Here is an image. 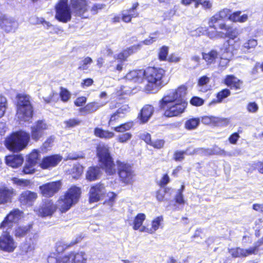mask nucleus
<instances>
[{"label": "nucleus", "instance_id": "57", "mask_svg": "<svg viewBox=\"0 0 263 263\" xmlns=\"http://www.w3.org/2000/svg\"><path fill=\"white\" fill-rule=\"evenodd\" d=\"M184 186L182 185L181 186V189L178 190V193L176 196V202L179 204H183L184 203L183 196L182 194V191L184 189Z\"/></svg>", "mask_w": 263, "mask_h": 263}, {"label": "nucleus", "instance_id": "53", "mask_svg": "<svg viewBox=\"0 0 263 263\" xmlns=\"http://www.w3.org/2000/svg\"><path fill=\"white\" fill-rule=\"evenodd\" d=\"M32 225L28 224L25 226L17 228V236L25 235L31 229Z\"/></svg>", "mask_w": 263, "mask_h": 263}, {"label": "nucleus", "instance_id": "49", "mask_svg": "<svg viewBox=\"0 0 263 263\" xmlns=\"http://www.w3.org/2000/svg\"><path fill=\"white\" fill-rule=\"evenodd\" d=\"M158 32L156 31L151 33L148 39H145L143 42H141L142 45L145 44L146 45H151L155 42L158 38Z\"/></svg>", "mask_w": 263, "mask_h": 263}, {"label": "nucleus", "instance_id": "10", "mask_svg": "<svg viewBox=\"0 0 263 263\" xmlns=\"http://www.w3.org/2000/svg\"><path fill=\"white\" fill-rule=\"evenodd\" d=\"M187 105L185 101L169 105L167 107H160L164 110V115L166 117L177 116L182 113Z\"/></svg>", "mask_w": 263, "mask_h": 263}, {"label": "nucleus", "instance_id": "59", "mask_svg": "<svg viewBox=\"0 0 263 263\" xmlns=\"http://www.w3.org/2000/svg\"><path fill=\"white\" fill-rule=\"evenodd\" d=\"M209 82V78L207 77L206 76H203L201 78H200V79L198 81V85L199 87V90L204 91L205 90H202V87L208 83Z\"/></svg>", "mask_w": 263, "mask_h": 263}, {"label": "nucleus", "instance_id": "38", "mask_svg": "<svg viewBox=\"0 0 263 263\" xmlns=\"http://www.w3.org/2000/svg\"><path fill=\"white\" fill-rule=\"evenodd\" d=\"M163 221L162 216H158L155 218L152 223V228L151 229H147L146 232L153 234L159 228L161 222Z\"/></svg>", "mask_w": 263, "mask_h": 263}, {"label": "nucleus", "instance_id": "22", "mask_svg": "<svg viewBox=\"0 0 263 263\" xmlns=\"http://www.w3.org/2000/svg\"><path fill=\"white\" fill-rule=\"evenodd\" d=\"M219 28L223 31L222 33H220L221 38L229 37L230 39H234L238 35V32L236 29L227 25L225 23L219 24Z\"/></svg>", "mask_w": 263, "mask_h": 263}, {"label": "nucleus", "instance_id": "35", "mask_svg": "<svg viewBox=\"0 0 263 263\" xmlns=\"http://www.w3.org/2000/svg\"><path fill=\"white\" fill-rule=\"evenodd\" d=\"M218 57V52L215 50H212L208 53H202V58L208 64L215 62Z\"/></svg>", "mask_w": 263, "mask_h": 263}, {"label": "nucleus", "instance_id": "32", "mask_svg": "<svg viewBox=\"0 0 263 263\" xmlns=\"http://www.w3.org/2000/svg\"><path fill=\"white\" fill-rule=\"evenodd\" d=\"M142 43H140L137 45H134L118 54L117 58L121 60H125L129 55L140 49Z\"/></svg>", "mask_w": 263, "mask_h": 263}, {"label": "nucleus", "instance_id": "43", "mask_svg": "<svg viewBox=\"0 0 263 263\" xmlns=\"http://www.w3.org/2000/svg\"><path fill=\"white\" fill-rule=\"evenodd\" d=\"M133 124L131 122H127L122 124L119 126L113 128L114 130L117 132L123 133L126 130H129L133 126Z\"/></svg>", "mask_w": 263, "mask_h": 263}, {"label": "nucleus", "instance_id": "34", "mask_svg": "<svg viewBox=\"0 0 263 263\" xmlns=\"http://www.w3.org/2000/svg\"><path fill=\"white\" fill-rule=\"evenodd\" d=\"M241 11H236L231 14L229 16V20L233 22L244 23L248 19V16L246 14L240 15Z\"/></svg>", "mask_w": 263, "mask_h": 263}, {"label": "nucleus", "instance_id": "62", "mask_svg": "<svg viewBox=\"0 0 263 263\" xmlns=\"http://www.w3.org/2000/svg\"><path fill=\"white\" fill-rule=\"evenodd\" d=\"M164 144V141L163 140H156L155 141H152L150 145L153 146L155 148L159 149L163 146Z\"/></svg>", "mask_w": 263, "mask_h": 263}, {"label": "nucleus", "instance_id": "58", "mask_svg": "<svg viewBox=\"0 0 263 263\" xmlns=\"http://www.w3.org/2000/svg\"><path fill=\"white\" fill-rule=\"evenodd\" d=\"M33 164L28 163L26 164L23 170V172L25 174H31L34 173L35 169Z\"/></svg>", "mask_w": 263, "mask_h": 263}, {"label": "nucleus", "instance_id": "15", "mask_svg": "<svg viewBox=\"0 0 263 263\" xmlns=\"http://www.w3.org/2000/svg\"><path fill=\"white\" fill-rule=\"evenodd\" d=\"M62 160V156L59 154L46 156L42 159L40 166L43 169H50L58 165Z\"/></svg>", "mask_w": 263, "mask_h": 263}, {"label": "nucleus", "instance_id": "37", "mask_svg": "<svg viewBox=\"0 0 263 263\" xmlns=\"http://www.w3.org/2000/svg\"><path fill=\"white\" fill-rule=\"evenodd\" d=\"M200 122V119L198 118H190L185 121L184 127L188 130L195 129L198 127Z\"/></svg>", "mask_w": 263, "mask_h": 263}, {"label": "nucleus", "instance_id": "14", "mask_svg": "<svg viewBox=\"0 0 263 263\" xmlns=\"http://www.w3.org/2000/svg\"><path fill=\"white\" fill-rule=\"evenodd\" d=\"M15 248L13 239L10 234L2 233L0 236V249L5 252H11Z\"/></svg>", "mask_w": 263, "mask_h": 263}, {"label": "nucleus", "instance_id": "33", "mask_svg": "<svg viewBox=\"0 0 263 263\" xmlns=\"http://www.w3.org/2000/svg\"><path fill=\"white\" fill-rule=\"evenodd\" d=\"M100 174V169L98 167H89L86 175V178L88 180L94 181L97 180Z\"/></svg>", "mask_w": 263, "mask_h": 263}, {"label": "nucleus", "instance_id": "2", "mask_svg": "<svg viewBox=\"0 0 263 263\" xmlns=\"http://www.w3.org/2000/svg\"><path fill=\"white\" fill-rule=\"evenodd\" d=\"M33 108L30 97L26 94L17 95V121L20 124L32 122Z\"/></svg>", "mask_w": 263, "mask_h": 263}, {"label": "nucleus", "instance_id": "47", "mask_svg": "<svg viewBox=\"0 0 263 263\" xmlns=\"http://www.w3.org/2000/svg\"><path fill=\"white\" fill-rule=\"evenodd\" d=\"M231 94L230 91L228 89H224L222 90L219 92L217 95V100L216 101H214V102L220 103L222 102V100L228 96H229Z\"/></svg>", "mask_w": 263, "mask_h": 263}, {"label": "nucleus", "instance_id": "63", "mask_svg": "<svg viewBox=\"0 0 263 263\" xmlns=\"http://www.w3.org/2000/svg\"><path fill=\"white\" fill-rule=\"evenodd\" d=\"M262 245H263V237L256 242L253 247H251V250H253V254H256L257 253L258 248Z\"/></svg>", "mask_w": 263, "mask_h": 263}, {"label": "nucleus", "instance_id": "60", "mask_svg": "<svg viewBox=\"0 0 263 263\" xmlns=\"http://www.w3.org/2000/svg\"><path fill=\"white\" fill-rule=\"evenodd\" d=\"M247 108L249 112L255 113L258 110V106L256 103L250 102L248 104Z\"/></svg>", "mask_w": 263, "mask_h": 263}, {"label": "nucleus", "instance_id": "9", "mask_svg": "<svg viewBox=\"0 0 263 263\" xmlns=\"http://www.w3.org/2000/svg\"><path fill=\"white\" fill-rule=\"evenodd\" d=\"M16 222V209L10 211L0 223V229L3 233L10 234L14 229Z\"/></svg>", "mask_w": 263, "mask_h": 263}, {"label": "nucleus", "instance_id": "6", "mask_svg": "<svg viewBox=\"0 0 263 263\" xmlns=\"http://www.w3.org/2000/svg\"><path fill=\"white\" fill-rule=\"evenodd\" d=\"M187 87L181 85L176 89L168 91L160 101V107H167L169 105L184 101L186 95Z\"/></svg>", "mask_w": 263, "mask_h": 263}, {"label": "nucleus", "instance_id": "25", "mask_svg": "<svg viewBox=\"0 0 263 263\" xmlns=\"http://www.w3.org/2000/svg\"><path fill=\"white\" fill-rule=\"evenodd\" d=\"M154 111V108L152 105H145L141 110L138 118L142 123H146L152 117Z\"/></svg>", "mask_w": 263, "mask_h": 263}, {"label": "nucleus", "instance_id": "20", "mask_svg": "<svg viewBox=\"0 0 263 263\" xmlns=\"http://www.w3.org/2000/svg\"><path fill=\"white\" fill-rule=\"evenodd\" d=\"M106 104V102H92L88 103L84 107H81L79 109V112L82 115H86L87 114H92L100 108L103 107Z\"/></svg>", "mask_w": 263, "mask_h": 263}, {"label": "nucleus", "instance_id": "7", "mask_svg": "<svg viewBox=\"0 0 263 263\" xmlns=\"http://www.w3.org/2000/svg\"><path fill=\"white\" fill-rule=\"evenodd\" d=\"M118 174L120 181L125 184H132L134 181L135 173L130 165L117 161Z\"/></svg>", "mask_w": 263, "mask_h": 263}, {"label": "nucleus", "instance_id": "51", "mask_svg": "<svg viewBox=\"0 0 263 263\" xmlns=\"http://www.w3.org/2000/svg\"><path fill=\"white\" fill-rule=\"evenodd\" d=\"M81 121L78 119H70L68 120L64 121V124L66 127L71 128L75 127L80 124Z\"/></svg>", "mask_w": 263, "mask_h": 263}, {"label": "nucleus", "instance_id": "4", "mask_svg": "<svg viewBox=\"0 0 263 263\" xmlns=\"http://www.w3.org/2000/svg\"><path fill=\"white\" fill-rule=\"evenodd\" d=\"M97 156L101 167L109 175L116 172L115 164L110 156L109 147L104 144H99L97 148Z\"/></svg>", "mask_w": 263, "mask_h": 263}, {"label": "nucleus", "instance_id": "40", "mask_svg": "<svg viewBox=\"0 0 263 263\" xmlns=\"http://www.w3.org/2000/svg\"><path fill=\"white\" fill-rule=\"evenodd\" d=\"M145 219V215L144 214L140 213L138 214L135 218L134 221L133 229L135 230H138L142 226L143 221Z\"/></svg>", "mask_w": 263, "mask_h": 263}, {"label": "nucleus", "instance_id": "12", "mask_svg": "<svg viewBox=\"0 0 263 263\" xmlns=\"http://www.w3.org/2000/svg\"><path fill=\"white\" fill-rule=\"evenodd\" d=\"M104 185L102 184H97L92 186L89 192V202H95L98 201L106 193Z\"/></svg>", "mask_w": 263, "mask_h": 263}, {"label": "nucleus", "instance_id": "61", "mask_svg": "<svg viewBox=\"0 0 263 263\" xmlns=\"http://www.w3.org/2000/svg\"><path fill=\"white\" fill-rule=\"evenodd\" d=\"M190 102L193 105L200 106L203 104L204 101L199 97H194L191 100Z\"/></svg>", "mask_w": 263, "mask_h": 263}, {"label": "nucleus", "instance_id": "11", "mask_svg": "<svg viewBox=\"0 0 263 263\" xmlns=\"http://www.w3.org/2000/svg\"><path fill=\"white\" fill-rule=\"evenodd\" d=\"M62 185L61 181L51 182L40 186V190L44 196L52 197L60 191Z\"/></svg>", "mask_w": 263, "mask_h": 263}, {"label": "nucleus", "instance_id": "52", "mask_svg": "<svg viewBox=\"0 0 263 263\" xmlns=\"http://www.w3.org/2000/svg\"><path fill=\"white\" fill-rule=\"evenodd\" d=\"M132 137V135L129 133H126L119 135L118 136V141L120 143H126Z\"/></svg>", "mask_w": 263, "mask_h": 263}, {"label": "nucleus", "instance_id": "18", "mask_svg": "<svg viewBox=\"0 0 263 263\" xmlns=\"http://www.w3.org/2000/svg\"><path fill=\"white\" fill-rule=\"evenodd\" d=\"M57 206L49 199H47L44 203L37 210V214L42 217L51 215L56 210Z\"/></svg>", "mask_w": 263, "mask_h": 263}, {"label": "nucleus", "instance_id": "13", "mask_svg": "<svg viewBox=\"0 0 263 263\" xmlns=\"http://www.w3.org/2000/svg\"><path fill=\"white\" fill-rule=\"evenodd\" d=\"M231 14V11L228 9L220 10L210 18L209 22V27L216 29V24L219 27V24L221 23L220 21L226 19L229 20Z\"/></svg>", "mask_w": 263, "mask_h": 263}, {"label": "nucleus", "instance_id": "16", "mask_svg": "<svg viewBox=\"0 0 263 263\" xmlns=\"http://www.w3.org/2000/svg\"><path fill=\"white\" fill-rule=\"evenodd\" d=\"M37 238V235L34 234L32 236L26 239V241L20 246V253L25 255L32 252L35 249Z\"/></svg>", "mask_w": 263, "mask_h": 263}, {"label": "nucleus", "instance_id": "45", "mask_svg": "<svg viewBox=\"0 0 263 263\" xmlns=\"http://www.w3.org/2000/svg\"><path fill=\"white\" fill-rule=\"evenodd\" d=\"M257 45V40L251 39L247 40L245 43H243L242 48L243 49L248 50L249 49L254 48Z\"/></svg>", "mask_w": 263, "mask_h": 263}, {"label": "nucleus", "instance_id": "24", "mask_svg": "<svg viewBox=\"0 0 263 263\" xmlns=\"http://www.w3.org/2000/svg\"><path fill=\"white\" fill-rule=\"evenodd\" d=\"M30 140V135L25 131H17V152L25 148Z\"/></svg>", "mask_w": 263, "mask_h": 263}, {"label": "nucleus", "instance_id": "30", "mask_svg": "<svg viewBox=\"0 0 263 263\" xmlns=\"http://www.w3.org/2000/svg\"><path fill=\"white\" fill-rule=\"evenodd\" d=\"M224 83L228 86L235 89H240L242 84V81L233 75L227 76Z\"/></svg>", "mask_w": 263, "mask_h": 263}, {"label": "nucleus", "instance_id": "64", "mask_svg": "<svg viewBox=\"0 0 263 263\" xmlns=\"http://www.w3.org/2000/svg\"><path fill=\"white\" fill-rule=\"evenodd\" d=\"M140 138L143 140L147 144L151 145L152 141L149 134L144 133L140 135Z\"/></svg>", "mask_w": 263, "mask_h": 263}, {"label": "nucleus", "instance_id": "27", "mask_svg": "<svg viewBox=\"0 0 263 263\" xmlns=\"http://www.w3.org/2000/svg\"><path fill=\"white\" fill-rule=\"evenodd\" d=\"M253 250H251V247L248 249H243L240 248H232L229 250V252L231 254L232 257H245L250 255L253 254Z\"/></svg>", "mask_w": 263, "mask_h": 263}, {"label": "nucleus", "instance_id": "3", "mask_svg": "<svg viewBox=\"0 0 263 263\" xmlns=\"http://www.w3.org/2000/svg\"><path fill=\"white\" fill-rule=\"evenodd\" d=\"M64 249L58 248V253H51L48 256V263H86V259L83 252L70 253L68 255L62 256L60 252H62Z\"/></svg>", "mask_w": 263, "mask_h": 263}, {"label": "nucleus", "instance_id": "1", "mask_svg": "<svg viewBox=\"0 0 263 263\" xmlns=\"http://www.w3.org/2000/svg\"><path fill=\"white\" fill-rule=\"evenodd\" d=\"M165 71L162 68L149 67L145 70L144 77L147 81L145 90L149 93H156L167 82L165 80Z\"/></svg>", "mask_w": 263, "mask_h": 263}, {"label": "nucleus", "instance_id": "28", "mask_svg": "<svg viewBox=\"0 0 263 263\" xmlns=\"http://www.w3.org/2000/svg\"><path fill=\"white\" fill-rule=\"evenodd\" d=\"M129 109V107L127 105H122L111 116L109 124L113 125L114 122H116L119 118L123 117L124 115L127 113Z\"/></svg>", "mask_w": 263, "mask_h": 263}, {"label": "nucleus", "instance_id": "50", "mask_svg": "<svg viewBox=\"0 0 263 263\" xmlns=\"http://www.w3.org/2000/svg\"><path fill=\"white\" fill-rule=\"evenodd\" d=\"M208 153L209 155H225V151L218 147L217 146H214L212 148H208Z\"/></svg>", "mask_w": 263, "mask_h": 263}, {"label": "nucleus", "instance_id": "46", "mask_svg": "<svg viewBox=\"0 0 263 263\" xmlns=\"http://www.w3.org/2000/svg\"><path fill=\"white\" fill-rule=\"evenodd\" d=\"M54 138L50 137L47 139V140L43 143L42 146L41 147V151L43 152H47L51 147L53 143Z\"/></svg>", "mask_w": 263, "mask_h": 263}, {"label": "nucleus", "instance_id": "54", "mask_svg": "<svg viewBox=\"0 0 263 263\" xmlns=\"http://www.w3.org/2000/svg\"><path fill=\"white\" fill-rule=\"evenodd\" d=\"M168 54V48L166 46H163L160 50L159 53V58L161 61L166 60Z\"/></svg>", "mask_w": 263, "mask_h": 263}, {"label": "nucleus", "instance_id": "55", "mask_svg": "<svg viewBox=\"0 0 263 263\" xmlns=\"http://www.w3.org/2000/svg\"><path fill=\"white\" fill-rule=\"evenodd\" d=\"M139 4L138 3L133 4L132 8L129 9L126 11L132 17H136L138 16L139 13L136 11V9L138 6Z\"/></svg>", "mask_w": 263, "mask_h": 263}, {"label": "nucleus", "instance_id": "5", "mask_svg": "<svg viewBox=\"0 0 263 263\" xmlns=\"http://www.w3.org/2000/svg\"><path fill=\"white\" fill-rule=\"evenodd\" d=\"M80 188L76 186H71L58 201V206L62 212L68 211L72 205L76 204L80 196Z\"/></svg>", "mask_w": 263, "mask_h": 263}, {"label": "nucleus", "instance_id": "36", "mask_svg": "<svg viewBox=\"0 0 263 263\" xmlns=\"http://www.w3.org/2000/svg\"><path fill=\"white\" fill-rule=\"evenodd\" d=\"M95 136L101 138L110 139L114 136V133L104 130L100 128H96L94 130Z\"/></svg>", "mask_w": 263, "mask_h": 263}, {"label": "nucleus", "instance_id": "44", "mask_svg": "<svg viewBox=\"0 0 263 263\" xmlns=\"http://www.w3.org/2000/svg\"><path fill=\"white\" fill-rule=\"evenodd\" d=\"M7 101L5 97L0 95V118L3 117L7 109Z\"/></svg>", "mask_w": 263, "mask_h": 263}, {"label": "nucleus", "instance_id": "8", "mask_svg": "<svg viewBox=\"0 0 263 263\" xmlns=\"http://www.w3.org/2000/svg\"><path fill=\"white\" fill-rule=\"evenodd\" d=\"M55 17L59 21L66 23L71 18V12L68 0H60L55 7Z\"/></svg>", "mask_w": 263, "mask_h": 263}, {"label": "nucleus", "instance_id": "23", "mask_svg": "<svg viewBox=\"0 0 263 263\" xmlns=\"http://www.w3.org/2000/svg\"><path fill=\"white\" fill-rule=\"evenodd\" d=\"M37 194L35 192L26 191L21 194L20 198V201L23 204L31 206L32 203L37 198Z\"/></svg>", "mask_w": 263, "mask_h": 263}, {"label": "nucleus", "instance_id": "41", "mask_svg": "<svg viewBox=\"0 0 263 263\" xmlns=\"http://www.w3.org/2000/svg\"><path fill=\"white\" fill-rule=\"evenodd\" d=\"M6 165L12 168L16 167V155H9L5 158Z\"/></svg>", "mask_w": 263, "mask_h": 263}, {"label": "nucleus", "instance_id": "26", "mask_svg": "<svg viewBox=\"0 0 263 263\" xmlns=\"http://www.w3.org/2000/svg\"><path fill=\"white\" fill-rule=\"evenodd\" d=\"M223 46L224 47V53L222 54L220 57L219 66L222 67H225L228 65L230 60L233 57V54L232 52L230 51L228 43H224Z\"/></svg>", "mask_w": 263, "mask_h": 263}, {"label": "nucleus", "instance_id": "31", "mask_svg": "<svg viewBox=\"0 0 263 263\" xmlns=\"http://www.w3.org/2000/svg\"><path fill=\"white\" fill-rule=\"evenodd\" d=\"M6 147L10 151L16 152V132L12 133L5 140Z\"/></svg>", "mask_w": 263, "mask_h": 263}, {"label": "nucleus", "instance_id": "48", "mask_svg": "<svg viewBox=\"0 0 263 263\" xmlns=\"http://www.w3.org/2000/svg\"><path fill=\"white\" fill-rule=\"evenodd\" d=\"M92 63V60L90 57H86L82 60L78 67L79 70H87L88 68V65Z\"/></svg>", "mask_w": 263, "mask_h": 263}, {"label": "nucleus", "instance_id": "17", "mask_svg": "<svg viewBox=\"0 0 263 263\" xmlns=\"http://www.w3.org/2000/svg\"><path fill=\"white\" fill-rule=\"evenodd\" d=\"M70 6L74 14L78 16H82L87 9L86 0H70Z\"/></svg>", "mask_w": 263, "mask_h": 263}, {"label": "nucleus", "instance_id": "21", "mask_svg": "<svg viewBox=\"0 0 263 263\" xmlns=\"http://www.w3.org/2000/svg\"><path fill=\"white\" fill-rule=\"evenodd\" d=\"M14 194V189L6 186L0 187V204L11 202Z\"/></svg>", "mask_w": 263, "mask_h": 263}, {"label": "nucleus", "instance_id": "39", "mask_svg": "<svg viewBox=\"0 0 263 263\" xmlns=\"http://www.w3.org/2000/svg\"><path fill=\"white\" fill-rule=\"evenodd\" d=\"M39 153L40 151L37 149L33 150L28 156L27 161L28 163L33 165L36 164L40 157Z\"/></svg>", "mask_w": 263, "mask_h": 263}, {"label": "nucleus", "instance_id": "42", "mask_svg": "<svg viewBox=\"0 0 263 263\" xmlns=\"http://www.w3.org/2000/svg\"><path fill=\"white\" fill-rule=\"evenodd\" d=\"M60 97L63 102H67L71 97V93L67 89L61 87Z\"/></svg>", "mask_w": 263, "mask_h": 263}, {"label": "nucleus", "instance_id": "29", "mask_svg": "<svg viewBox=\"0 0 263 263\" xmlns=\"http://www.w3.org/2000/svg\"><path fill=\"white\" fill-rule=\"evenodd\" d=\"M145 70H133L128 73L125 77L129 81H133L135 82H140L144 77Z\"/></svg>", "mask_w": 263, "mask_h": 263}, {"label": "nucleus", "instance_id": "19", "mask_svg": "<svg viewBox=\"0 0 263 263\" xmlns=\"http://www.w3.org/2000/svg\"><path fill=\"white\" fill-rule=\"evenodd\" d=\"M47 128V124L42 120L37 121L31 127V137L33 140L37 141L43 135L44 130Z\"/></svg>", "mask_w": 263, "mask_h": 263}, {"label": "nucleus", "instance_id": "56", "mask_svg": "<svg viewBox=\"0 0 263 263\" xmlns=\"http://www.w3.org/2000/svg\"><path fill=\"white\" fill-rule=\"evenodd\" d=\"M201 5L205 9H210L212 6V4L209 0H198L196 7H197L198 5Z\"/></svg>", "mask_w": 263, "mask_h": 263}]
</instances>
